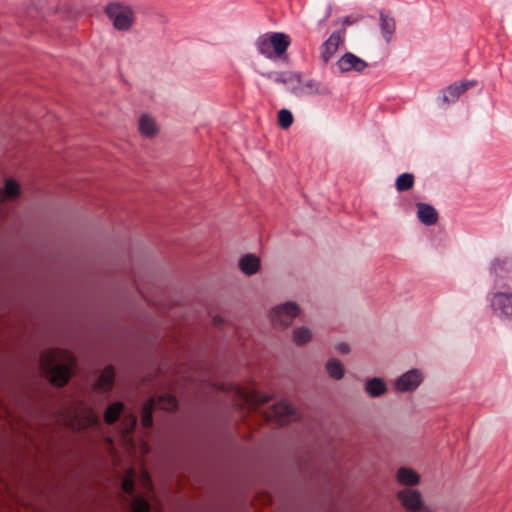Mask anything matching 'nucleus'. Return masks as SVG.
<instances>
[{"mask_svg": "<svg viewBox=\"0 0 512 512\" xmlns=\"http://www.w3.org/2000/svg\"><path fill=\"white\" fill-rule=\"evenodd\" d=\"M39 365L52 384L62 387L69 381L76 362L66 350L48 349L41 354Z\"/></svg>", "mask_w": 512, "mask_h": 512, "instance_id": "obj_1", "label": "nucleus"}, {"mask_svg": "<svg viewBox=\"0 0 512 512\" xmlns=\"http://www.w3.org/2000/svg\"><path fill=\"white\" fill-rule=\"evenodd\" d=\"M492 314L502 321H512V291L510 288L496 289L486 296Z\"/></svg>", "mask_w": 512, "mask_h": 512, "instance_id": "obj_2", "label": "nucleus"}, {"mask_svg": "<svg viewBox=\"0 0 512 512\" xmlns=\"http://www.w3.org/2000/svg\"><path fill=\"white\" fill-rule=\"evenodd\" d=\"M490 274L493 276L495 289L511 288L512 256L494 259L490 265Z\"/></svg>", "mask_w": 512, "mask_h": 512, "instance_id": "obj_3", "label": "nucleus"}, {"mask_svg": "<svg viewBox=\"0 0 512 512\" xmlns=\"http://www.w3.org/2000/svg\"><path fill=\"white\" fill-rule=\"evenodd\" d=\"M156 407L164 410H173L177 407V399L171 394H163L147 400L142 407L141 422L143 427L150 428L152 426V414Z\"/></svg>", "mask_w": 512, "mask_h": 512, "instance_id": "obj_4", "label": "nucleus"}, {"mask_svg": "<svg viewBox=\"0 0 512 512\" xmlns=\"http://www.w3.org/2000/svg\"><path fill=\"white\" fill-rule=\"evenodd\" d=\"M105 11L117 30L126 31L134 23V12L129 6L111 3L106 7Z\"/></svg>", "mask_w": 512, "mask_h": 512, "instance_id": "obj_5", "label": "nucleus"}, {"mask_svg": "<svg viewBox=\"0 0 512 512\" xmlns=\"http://www.w3.org/2000/svg\"><path fill=\"white\" fill-rule=\"evenodd\" d=\"M402 506L409 512H431L424 504L422 494L414 488H404L397 493Z\"/></svg>", "mask_w": 512, "mask_h": 512, "instance_id": "obj_6", "label": "nucleus"}, {"mask_svg": "<svg viewBox=\"0 0 512 512\" xmlns=\"http://www.w3.org/2000/svg\"><path fill=\"white\" fill-rule=\"evenodd\" d=\"M298 314L299 306L295 302H286L273 308L270 318L275 327H287Z\"/></svg>", "mask_w": 512, "mask_h": 512, "instance_id": "obj_7", "label": "nucleus"}, {"mask_svg": "<svg viewBox=\"0 0 512 512\" xmlns=\"http://www.w3.org/2000/svg\"><path fill=\"white\" fill-rule=\"evenodd\" d=\"M346 38V30L341 29L333 32L329 38L320 46V59L327 64L336 54L338 48L344 44Z\"/></svg>", "mask_w": 512, "mask_h": 512, "instance_id": "obj_8", "label": "nucleus"}, {"mask_svg": "<svg viewBox=\"0 0 512 512\" xmlns=\"http://www.w3.org/2000/svg\"><path fill=\"white\" fill-rule=\"evenodd\" d=\"M291 92L297 97L329 95L331 93L329 87L326 85H323L313 79L302 82L300 77L299 82H295V84L291 87Z\"/></svg>", "mask_w": 512, "mask_h": 512, "instance_id": "obj_9", "label": "nucleus"}, {"mask_svg": "<svg viewBox=\"0 0 512 512\" xmlns=\"http://www.w3.org/2000/svg\"><path fill=\"white\" fill-rule=\"evenodd\" d=\"M268 420H275L281 424L288 423L297 418L295 409L286 401H280L271 406L266 412Z\"/></svg>", "mask_w": 512, "mask_h": 512, "instance_id": "obj_10", "label": "nucleus"}, {"mask_svg": "<svg viewBox=\"0 0 512 512\" xmlns=\"http://www.w3.org/2000/svg\"><path fill=\"white\" fill-rule=\"evenodd\" d=\"M423 381L420 370L412 369L398 377L394 382L395 390L398 392H409L415 390Z\"/></svg>", "mask_w": 512, "mask_h": 512, "instance_id": "obj_11", "label": "nucleus"}, {"mask_svg": "<svg viewBox=\"0 0 512 512\" xmlns=\"http://www.w3.org/2000/svg\"><path fill=\"white\" fill-rule=\"evenodd\" d=\"M133 471H131V475L125 477L122 481V490L129 496L132 497L131 501V509L133 512H149L150 504L146 499L140 496L134 495V480H133Z\"/></svg>", "mask_w": 512, "mask_h": 512, "instance_id": "obj_12", "label": "nucleus"}, {"mask_svg": "<svg viewBox=\"0 0 512 512\" xmlns=\"http://www.w3.org/2000/svg\"><path fill=\"white\" fill-rule=\"evenodd\" d=\"M477 81L475 80H464L456 82L448 86L442 91V102L445 105H449L457 101V99L467 90L475 87Z\"/></svg>", "mask_w": 512, "mask_h": 512, "instance_id": "obj_13", "label": "nucleus"}, {"mask_svg": "<svg viewBox=\"0 0 512 512\" xmlns=\"http://www.w3.org/2000/svg\"><path fill=\"white\" fill-rule=\"evenodd\" d=\"M336 66L341 73L351 71L360 73L368 67V63L355 54L346 52L338 59Z\"/></svg>", "mask_w": 512, "mask_h": 512, "instance_id": "obj_14", "label": "nucleus"}, {"mask_svg": "<svg viewBox=\"0 0 512 512\" xmlns=\"http://www.w3.org/2000/svg\"><path fill=\"white\" fill-rule=\"evenodd\" d=\"M417 217L426 226L435 225L438 221V213L435 208L426 203H417Z\"/></svg>", "mask_w": 512, "mask_h": 512, "instance_id": "obj_15", "label": "nucleus"}, {"mask_svg": "<svg viewBox=\"0 0 512 512\" xmlns=\"http://www.w3.org/2000/svg\"><path fill=\"white\" fill-rule=\"evenodd\" d=\"M269 38L272 53H275L277 56H281L285 53L291 42L290 37L282 32L269 33Z\"/></svg>", "mask_w": 512, "mask_h": 512, "instance_id": "obj_16", "label": "nucleus"}, {"mask_svg": "<svg viewBox=\"0 0 512 512\" xmlns=\"http://www.w3.org/2000/svg\"><path fill=\"white\" fill-rule=\"evenodd\" d=\"M380 30L383 39L386 43H389L396 31V22L393 16L386 14L383 11L380 12Z\"/></svg>", "mask_w": 512, "mask_h": 512, "instance_id": "obj_17", "label": "nucleus"}, {"mask_svg": "<svg viewBox=\"0 0 512 512\" xmlns=\"http://www.w3.org/2000/svg\"><path fill=\"white\" fill-rule=\"evenodd\" d=\"M396 479L400 484L410 486L409 488L420 482V476L417 472L408 467L399 468L396 473Z\"/></svg>", "mask_w": 512, "mask_h": 512, "instance_id": "obj_18", "label": "nucleus"}, {"mask_svg": "<svg viewBox=\"0 0 512 512\" xmlns=\"http://www.w3.org/2000/svg\"><path fill=\"white\" fill-rule=\"evenodd\" d=\"M114 369L112 366H107L99 375L95 388L97 390L106 392L109 391L114 384Z\"/></svg>", "mask_w": 512, "mask_h": 512, "instance_id": "obj_19", "label": "nucleus"}, {"mask_svg": "<svg viewBox=\"0 0 512 512\" xmlns=\"http://www.w3.org/2000/svg\"><path fill=\"white\" fill-rule=\"evenodd\" d=\"M239 268L244 274L253 275L260 268V259L253 254H247L240 259Z\"/></svg>", "mask_w": 512, "mask_h": 512, "instance_id": "obj_20", "label": "nucleus"}, {"mask_svg": "<svg viewBox=\"0 0 512 512\" xmlns=\"http://www.w3.org/2000/svg\"><path fill=\"white\" fill-rule=\"evenodd\" d=\"M365 391L371 397H379L386 393L387 385L383 379L374 377L368 379L365 383Z\"/></svg>", "mask_w": 512, "mask_h": 512, "instance_id": "obj_21", "label": "nucleus"}, {"mask_svg": "<svg viewBox=\"0 0 512 512\" xmlns=\"http://www.w3.org/2000/svg\"><path fill=\"white\" fill-rule=\"evenodd\" d=\"M139 129L141 133L147 137L154 136L158 131V127L154 119L146 114L142 115L140 118Z\"/></svg>", "mask_w": 512, "mask_h": 512, "instance_id": "obj_22", "label": "nucleus"}, {"mask_svg": "<svg viewBox=\"0 0 512 512\" xmlns=\"http://www.w3.org/2000/svg\"><path fill=\"white\" fill-rule=\"evenodd\" d=\"M19 191V184L13 179H7L4 188L0 187V202H3L6 198L16 197Z\"/></svg>", "mask_w": 512, "mask_h": 512, "instance_id": "obj_23", "label": "nucleus"}, {"mask_svg": "<svg viewBox=\"0 0 512 512\" xmlns=\"http://www.w3.org/2000/svg\"><path fill=\"white\" fill-rule=\"evenodd\" d=\"M326 370L329 376L336 380L342 379L345 371L343 364L335 358L328 360L326 363Z\"/></svg>", "mask_w": 512, "mask_h": 512, "instance_id": "obj_24", "label": "nucleus"}, {"mask_svg": "<svg viewBox=\"0 0 512 512\" xmlns=\"http://www.w3.org/2000/svg\"><path fill=\"white\" fill-rule=\"evenodd\" d=\"M243 399L252 406H259L268 403L270 396L264 395L258 391L245 392L242 394Z\"/></svg>", "mask_w": 512, "mask_h": 512, "instance_id": "obj_25", "label": "nucleus"}, {"mask_svg": "<svg viewBox=\"0 0 512 512\" xmlns=\"http://www.w3.org/2000/svg\"><path fill=\"white\" fill-rule=\"evenodd\" d=\"M123 404L121 402H116L109 405L104 413V419L108 424H113L116 422L123 412Z\"/></svg>", "mask_w": 512, "mask_h": 512, "instance_id": "obj_26", "label": "nucleus"}, {"mask_svg": "<svg viewBox=\"0 0 512 512\" xmlns=\"http://www.w3.org/2000/svg\"><path fill=\"white\" fill-rule=\"evenodd\" d=\"M414 185V176L410 173H403L396 179L395 186L397 191L403 192L411 189Z\"/></svg>", "mask_w": 512, "mask_h": 512, "instance_id": "obj_27", "label": "nucleus"}, {"mask_svg": "<svg viewBox=\"0 0 512 512\" xmlns=\"http://www.w3.org/2000/svg\"><path fill=\"white\" fill-rule=\"evenodd\" d=\"M256 47H257V50L259 51V53L262 54L263 56H265L267 58L272 57L273 53H272V49H271L269 34L260 36L256 40Z\"/></svg>", "mask_w": 512, "mask_h": 512, "instance_id": "obj_28", "label": "nucleus"}, {"mask_svg": "<svg viewBox=\"0 0 512 512\" xmlns=\"http://www.w3.org/2000/svg\"><path fill=\"white\" fill-rule=\"evenodd\" d=\"M311 332L305 327L297 328L293 332V341L296 345L301 346L308 343L311 339Z\"/></svg>", "mask_w": 512, "mask_h": 512, "instance_id": "obj_29", "label": "nucleus"}, {"mask_svg": "<svg viewBox=\"0 0 512 512\" xmlns=\"http://www.w3.org/2000/svg\"><path fill=\"white\" fill-rule=\"evenodd\" d=\"M278 123L283 129L289 128L293 123V115L287 109H281L278 112Z\"/></svg>", "mask_w": 512, "mask_h": 512, "instance_id": "obj_30", "label": "nucleus"}, {"mask_svg": "<svg viewBox=\"0 0 512 512\" xmlns=\"http://www.w3.org/2000/svg\"><path fill=\"white\" fill-rule=\"evenodd\" d=\"M275 81L287 84L289 89L291 90V87L295 84V82H299V74H293V73L278 74L275 77Z\"/></svg>", "mask_w": 512, "mask_h": 512, "instance_id": "obj_31", "label": "nucleus"}, {"mask_svg": "<svg viewBox=\"0 0 512 512\" xmlns=\"http://www.w3.org/2000/svg\"><path fill=\"white\" fill-rule=\"evenodd\" d=\"M125 422H126V424H125L126 427L124 429V432L126 434H130L133 431V429L137 423V418L135 415L130 414L129 416L126 417Z\"/></svg>", "mask_w": 512, "mask_h": 512, "instance_id": "obj_32", "label": "nucleus"}, {"mask_svg": "<svg viewBox=\"0 0 512 512\" xmlns=\"http://www.w3.org/2000/svg\"><path fill=\"white\" fill-rule=\"evenodd\" d=\"M336 350L339 353L346 354V353H348L350 351V348H349L348 344H346V343H339L336 346Z\"/></svg>", "mask_w": 512, "mask_h": 512, "instance_id": "obj_33", "label": "nucleus"}, {"mask_svg": "<svg viewBox=\"0 0 512 512\" xmlns=\"http://www.w3.org/2000/svg\"><path fill=\"white\" fill-rule=\"evenodd\" d=\"M352 23L353 21L350 19V17H344L342 20V24L344 27L342 29H345L346 26L351 25Z\"/></svg>", "mask_w": 512, "mask_h": 512, "instance_id": "obj_34", "label": "nucleus"}, {"mask_svg": "<svg viewBox=\"0 0 512 512\" xmlns=\"http://www.w3.org/2000/svg\"><path fill=\"white\" fill-rule=\"evenodd\" d=\"M214 324L217 325V326L222 325L223 324L222 318L219 317V316L214 317Z\"/></svg>", "mask_w": 512, "mask_h": 512, "instance_id": "obj_35", "label": "nucleus"}]
</instances>
